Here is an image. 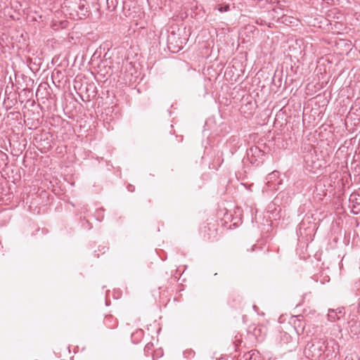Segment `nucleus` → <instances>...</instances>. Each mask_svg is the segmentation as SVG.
Masks as SVG:
<instances>
[{
    "instance_id": "nucleus-1",
    "label": "nucleus",
    "mask_w": 360,
    "mask_h": 360,
    "mask_svg": "<svg viewBox=\"0 0 360 360\" xmlns=\"http://www.w3.org/2000/svg\"><path fill=\"white\" fill-rule=\"evenodd\" d=\"M63 8L75 20L84 18L88 13V6L82 0H67Z\"/></svg>"
},
{
    "instance_id": "nucleus-2",
    "label": "nucleus",
    "mask_w": 360,
    "mask_h": 360,
    "mask_svg": "<svg viewBox=\"0 0 360 360\" xmlns=\"http://www.w3.org/2000/svg\"><path fill=\"white\" fill-rule=\"evenodd\" d=\"M316 229V224L314 221L312 217L306 216L300 223L297 234L299 238L307 242L311 241L314 239Z\"/></svg>"
},
{
    "instance_id": "nucleus-3",
    "label": "nucleus",
    "mask_w": 360,
    "mask_h": 360,
    "mask_svg": "<svg viewBox=\"0 0 360 360\" xmlns=\"http://www.w3.org/2000/svg\"><path fill=\"white\" fill-rule=\"evenodd\" d=\"M328 344L326 341L319 339L310 345H307L304 349V354L308 358H319L327 350Z\"/></svg>"
},
{
    "instance_id": "nucleus-4",
    "label": "nucleus",
    "mask_w": 360,
    "mask_h": 360,
    "mask_svg": "<svg viewBox=\"0 0 360 360\" xmlns=\"http://www.w3.org/2000/svg\"><path fill=\"white\" fill-rule=\"evenodd\" d=\"M265 153L258 146H253L247 150L248 161L253 165L258 166L262 163Z\"/></svg>"
},
{
    "instance_id": "nucleus-5",
    "label": "nucleus",
    "mask_w": 360,
    "mask_h": 360,
    "mask_svg": "<svg viewBox=\"0 0 360 360\" xmlns=\"http://www.w3.org/2000/svg\"><path fill=\"white\" fill-rule=\"evenodd\" d=\"M304 160L307 169L311 172H315L316 170L321 167V164L316 156L314 155L311 153L306 154Z\"/></svg>"
},
{
    "instance_id": "nucleus-6",
    "label": "nucleus",
    "mask_w": 360,
    "mask_h": 360,
    "mask_svg": "<svg viewBox=\"0 0 360 360\" xmlns=\"http://www.w3.org/2000/svg\"><path fill=\"white\" fill-rule=\"evenodd\" d=\"M235 8L232 0H222L215 6V9L220 13L228 12Z\"/></svg>"
},
{
    "instance_id": "nucleus-7",
    "label": "nucleus",
    "mask_w": 360,
    "mask_h": 360,
    "mask_svg": "<svg viewBox=\"0 0 360 360\" xmlns=\"http://www.w3.org/2000/svg\"><path fill=\"white\" fill-rule=\"evenodd\" d=\"M349 201L352 203L353 209L356 210L353 211L354 214H358L360 212V195L358 193H352L350 195Z\"/></svg>"
},
{
    "instance_id": "nucleus-8",
    "label": "nucleus",
    "mask_w": 360,
    "mask_h": 360,
    "mask_svg": "<svg viewBox=\"0 0 360 360\" xmlns=\"http://www.w3.org/2000/svg\"><path fill=\"white\" fill-rule=\"evenodd\" d=\"M243 358L245 360H260L259 353L254 350L245 353Z\"/></svg>"
},
{
    "instance_id": "nucleus-9",
    "label": "nucleus",
    "mask_w": 360,
    "mask_h": 360,
    "mask_svg": "<svg viewBox=\"0 0 360 360\" xmlns=\"http://www.w3.org/2000/svg\"><path fill=\"white\" fill-rule=\"evenodd\" d=\"M143 336V330H136L135 333L131 334V340L134 344H137L139 342L141 338Z\"/></svg>"
},
{
    "instance_id": "nucleus-10",
    "label": "nucleus",
    "mask_w": 360,
    "mask_h": 360,
    "mask_svg": "<svg viewBox=\"0 0 360 360\" xmlns=\"http://www.w3.org/2000/svg\"><path fill=\"white\" fill-rule=\"evenodd\" d=\"M278 175L279 172L277 171H274L271 173L269 174L266 177L267 184H270L274 179L278 178Z\"/></svg>"
},
{
    "instance_id": "nucleus-11",
    "label": "nucleus",
    "mask_w": 360,
    "mask_h": 360,
    "mask_svg": "<svg viewBox=\"0 0 360 360\" xmlns=\"http://www.w3.org/2000/svg\"><path fill=\"white\" fill-rule=\"evenodd\" d=\"M117 4V0H107V5L108 8H112V10H114Z\"/></svg>"
},
{
    "instance_id": "nucleus-12",
    "label": "nucleus",
    "mask_w": 360,
    "mask_h": 360,
    "mask_svg": "<svg viewBox=\"0 0 360 360\" xmlns=\"http://www.w3.org/2000/svg\"><path fill=\"white\" fill-rule=\"evenodd\" d=\"M329 313L345 314L344 307H338L336 309H329Z\"/></svg>"
},
{
    "instance_id": "nucleus-13",
    "label": "nucleus",
    "mask_w": 360,
    "mask_h": 360,
    "mask_svg": "<svg viewBox=\"0 0 360 360\" xmlns=\"http://www.w3.org/2000/svg\"><path fill=\"white\" fill-rule=\"evenodd\" d=\"M345 360H360L357 354L353 353L346 356Z\"/></svg>"
},
{
    "instance_id": "nucleus-14",
    "label": "nucleus",
    "mask_w": 360,
    "mask_h": 360,
    "mask_svg": "<svg viewBox=\"0 0 360 360\" xmlns=\"http://www.w3.org/2000/svg\"><path fill=\"white\" fill-rule=\"evenodd\" d=\"M153 344L152 343H148L144 349V351L146 354H148L149 352L152 349Z\"/></svg>"
},
{
    "instance_id": "nucleus-15",
    "label": "nucleus",
    "mask_w": 360,
    "mask_h": 360,
    "mask_svg": "<svg viewBox=\"0 0 360 360\" xmlns=\"http://www.w3.org/2000/svg\"><path fill=\"white\" fill-rule=\"evenodd\" d=\"M275 205H276V203L274 202H272L271 203H270L268 206L269 210H271L275 206Z\"/></svg>"
},
{
    "instance_id": "nucleus-16",
    "label": "nucleus",
    "mask_w": 360,
    "mask_h": 360,
    "mask_svg": "<svg viewBox=\"0 0 360 360\" xmlns=\"http://www.w3.org/2000/svg\"><path fill=\"white\" fill-rule=\"evenodd\" d=\"M127 188H128V191H129L132 192V191H134V186H132V185H129V186H128V187H127Z\"/></svg>"
},
{
    "instance_id": "nucleus-17",
    "label": "nucleus",
    "mask_w": 360,
    "mask_h": 360,
    "mask_svg": "<svg viewBox=\"0 0 360 360\" xmlns=\"http://www.w3.org/2000/svg\"><path fill=\"white\" fill-rule=\"evenodd\" d=\"M127 66L129 67L130 70H134V68H133L131 63H127Z\"/></svg>"
},
{
    "instance_id": "nucleus-18",
    "label": "nucleus",
    "mask_w": 360,
    "mask_h": 360,
    "mask_svg": "<svg viewBox=\"0 0 360 360\" xmlns=\"http://www.w3.org/2000/svg\"><path fill=\"white\" fill-rule=\"evenodd\" d=\"M353 328H357V326L356 325L351 326V333H353L354 335H357V331L354 332L353 330H352Z\"/></svg>"
},
{
    "instance_id": "nucleus-19",
    "label": "nucleus",
    "mask_w": 360,
    "mask_h": 360,
    "mask_svg": "<svg viewBox=\"0 0 360 360\" xmlns=\"http://www.w3.org/2000/svg\"><path fill=\"white\" fill-rule=\"evenodd\" d=\"M357 309H358V313L360 315V301L359 302L358 308Z\"/></svg>"
},
{
    "instance_id": "nucleus-20",
    "label": "nucleus",
    "mask_w": 360,
    "mask_h": 360,
    "mask_svg": "<svg viewBox=\"0 0 360 360\" xmlns=\"http://www.w3.org/2000/svg\"><path fill=\"white\" fill-rule=\"evenodd\" d=\"M281 318H282V316H279V317H278V321L279 323H283V321L281 320Z\"/></svg>"
},
{
    "instance_id": "nucleus-21",
    "label": "nucleus",
    "mask_w": 360,
    "mask_h": 360,
    "mask_svg": "<svg viewBox=\"0 0 360 360\" xmlns=\"http://www.w3.org/2000/svg\"><path fill=\"white\" fill-rule=\"evenodd\" d=\"M77 11H80V8H79L76 9V13H75V14H77Z\"/></svg>"
},
{
    "instance_id": "nucleus-22",
    "label": "nucleus",
    "mask_w": 360,
    "mask_h": 360,
    "mask_svg": "<svg viewBox=\"0 0 360 360\" xmlns=\"http://www.w3.org/2000/svg\"><path fill=\"white\" fill-rule=\"evenodd\" d=\"M130 75H131V76H133V72H130Z\"/></svg>"
},
{
    "instance_id": "nucleus-23",
    "label": "nucleus",
    "mask_w": 360,
    "mask_h": 360,
    "mask_svg": "<svg viewBox=\"0 0 360 360\" xmlns=\"http://www.w3.org/2000/svg\"><path fill=\"white\" fill-rule=\"evenodd\" d=\"M296 316H291V319H292L293 318H295Z\"/></svg>"
}]
</instances>
